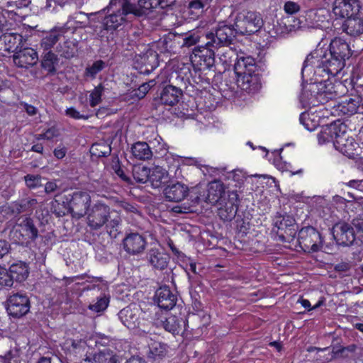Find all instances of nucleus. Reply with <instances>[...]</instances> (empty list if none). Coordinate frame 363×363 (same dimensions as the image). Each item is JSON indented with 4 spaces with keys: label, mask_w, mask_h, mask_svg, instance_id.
I'll use <instances>...</instances> for the list:
<instances>
[{
    "label": "nucleus",
    "mask_w": 363,
    "mask_h": 363,
    "mask_svg": "<svg viewBox=\"0 0 363 363\" xmlns=\"http://www.w3.org/2000/svg\"><path fill=\"white\" fill-rule=\"evenodd\" d=\"M87 224L91 230H99L104 225L111 238H116L121 231V218L116 213L111 212L110 207L98 202L88 211Z\"/></svg>",
    "instance_id": "obj_1"
},
{
    "label": "nucleus",
    "mask_w": 363,
    "mask_h": 363,
    "mask_svg": "<svg viewBox=\"0 0 363 363\" xmlns=\"http://www.w3.org/2000/svg\"><path fill=\"white\" fill-rule=\"evenodd\" d=\"M126 0H111L109 4L104 9L107 15L103 18L101 32L112 35L114 32L121 30L128 21L130 15L134 16V12Z\"/></svg>",
    "instance_id": "obj_2"
},
{
    "label": "nucleus",
    "mask_w": 363,
    "mask_h": 363,
    "mask_svg": "<svg viewBox=\"0 0 363 363\" xmlns=\"http://www.w3.org/2000/svg\"><path fill=\"white\" fill-rule=\"evenodd\" d=\"M318 50L310 53L306 58L302 67V72L308 66L311 65L319 70L326 72L333 77L339 74L345 67L346 62L337 56H334L330 51L323 54H319Z\"/></svg>",
    "instance_id": "obj_3"
},
{
    "label": "nucleus",
    "mask_w": 363,
    "mask_h": 363,
    "mask_svg": "<svg viewBox=\"0 0 363 363\" xmlns=\"http://www.w3.org/2000/svg\"><path fill=\"white\" fill-rule=\"evenodd\" d=\"M164 200L169 202L178 203L183 201L188 196L193 205L196 206L201 202V194L197 187L189 189L187 185L180 182H169L162 191Z\"/></svg>",
    "instance_id": "obj_4"
},
{
    "label": "nucleus",
    "mask_w": 363,
    "mask_h": 363,
    "mask_svg": "<svg viewBox=\"0 0 363 363\" xmlns=\"http://www.w3.org/2000/svg\"><path fill=\"white\" fill-rule=\"evenodd\" d=\"M122 323L130 330L138 329L147 334L151 330L152 323L144 317V314L138 307L127 306L118 313Z\"/></svg>",
    "instance_id": "obj_5"
},
{
    "label": "nucleus",
    "mask_w": 363,
    "mask_h": 363,
    "mask_svg": "<svg viewBox=\"0 0 363 363\" xmlns=\"http://www.w3.org/2000/svg\"><path fill=\"white\" fill-rule=\"evenodd\" d=\"M235 26L240 35H250L259 32L264 26L262 15L256 11H242L235 18Z\"/></svg>",
    "instance_id": "obj_6"
},
{
    "label": "nucleus",
    "mask_w": 363,
    "mask_h": 363,
    "mask_svg": "<svg viewBox=\"0 0 363 363\" xmlns=\"http://www.w3.org/2000/svg\"><path fill=\"white\" fill-rule=\"evenodd\" d=\"M272 231L276 233L281 242H291L296 235L297 225L292 216L277 212L273 218Z\"/></svg>",
    "instance_id": "obj_7"
},
{
    "label": "nucleus",
    "mask_w": 363,
    "mask_h": 363,
    "mask_svg": "<svg viewBox=\"0 0 363 363\" xmlns=\"http://www.w3.org/2000/svg\"><path fill=\"white\" fill-rule=\"evenodd\" d=\"M237 27L220 22L218 25L215 33L206 34V38L210 40L206 45H213L215 48L219 47H228L235 40L236 36L240 35Z\"/></svg>",
    "instance_id": "obj_8"
},
{
    "label": "nucleus",
    "mask_w": 363,
    "mask_h": 363,
    "mask_svg": "<svg viewBox=\"0 0 363 363\" xmlns=\"http://www.w3.org/2000/svg\"><path fill=\"white\" fill-rule=\"evenodd\" d=\"M297 240L301 250L306 253L322 250L324 242L321 233L311 225L303 227L298 231Z\"/></svg>",
    "instance_id": "obj_9"
},
{
    "label": "nucleus",
    "mask_w": 363,
    "mask_h": 363,
    "mask_svg": "<svg viewBox=\"0 0 363 363\" xmlns=\"http://www.w3.org/2000/svg\"><path fill=\"white\" fill-rule=\"evenodd\" d=\"M134 12V17H146L154 9H172L176 0H126Z\"/></svg>",
    "instance_id": "obj_10"
},
{
    "label": "nucleus",
    "mask_w": 363,
    "mask_h": 363,
    "mask_svg": "<svg viewBox=\"0 0 363 363\" xmlns=\"http://www.w3.org/2000/svg\"><path fill=\"white\" fill-rule=\"evenodd\" d=\"M67 212L76 218L85 216L90 206L91 196L86 191H74L69 195L67 199Z\"/></svg>",
    "instance_id": "obj_11"
},
{
    "label": "nucleus",
    "mask_w": 363,
    "mask_h": 363,
    "mask_svg": "<svg viewBox=\"0 0 363 363\" xmlns=\"http://www.w3.org/2000/svg\"><path fill=\"white\" fill-rule=\"evenodd\" d=\"M159 54L150 48L136 54L133 59L135 69L143 74L151 73L159 66Z\"/></svg>",
    "instance_id": "obj_12"
},
{
    "label": "nucleus",
    "mask_w": 363,
    "mask_h": 363,
    "mask_svg": "<svg viewBox=\"0 0 363 363\" xmlns=\"http://www.w3.org/2000/svg\"><path fill=\"white\" fill-rule=\"evenodd\" d=\"M6 311L10 316L20 318L26 315L30 308V299L26 294L16 293L11 295L6 301Z\"/></svg>",
    "instance_id": "obj_13"
},
{
    "label": "nucleus",
    "mask_w": 363,
    "mask_h": 363,
    "mask_svg": "<svg viewBox=\"0 0 363 363\" xmlns=\"http://www.w3.org/2000/svg\"><path fill=\"white\" fill-rule=\"evenodd\" d=\"M332 234L337 245L350 247L355 241V233L352 225L345 221L335 223Z\"/></svg>",
    "instance_id": "obj_14"
},
{
    "label": "nucleus",
    "mask_w": 363,
    "mask_h": 363,
    "mask_svg": "<svg viewBox=\"0 0 363 363\" xmlns=\"http://www.w3.org/2000/svg\"><path fill=\"white\" fill-rule=\"evenodd\" d=\"M218 215L224 221H230L235 217L239 205V195L236 191L228 193V198L217 204Z\"/></svg>",
    "instance_id": "obj_15"
},
{
    "label": "nucleus",
    "mask_w": 363,
    "mask_h": 363,
    "mask_svg": "<svg viewBox=\"0 0 363 363\" xmlns=\"http://www.w3.org/2000/svg\"><path fill=\"white\" fill-rule=\"evenodd\" d=\"M213 45H198L195 46L190 55L191 62H199L208 69H211L215 65V52L212 48Z\"/></svg>",
    "instance_id": "obj_16"
},
{
    "label": "nucleus",
    "mask_w": 363,
    "mask_h": 363,
    "mask_svg": "<svg viewBox=\"0 0 363 363\" xmlns=\"http://www.w3.org/2000/svg\"><path fill=\"white\" fill-rule=\"evenodd\" d=\"M334 4L333 13L340 18L348 19L360 13L359 0H335Z\"/></svg>",
    "instance_id": "obj_17"
},
{
    "label": "nucleus",
    "mask_w": 363,
    "mask_h": 363,
    "mask_svg": "<svg viewBox=\"0 0 363 363\" xmlns=\"http://www.w3.org/2000/svg\"><path fill=\"white\" fill-rule=\"evenodd\" d=\"M29 266L28 264L22 261L13 263L6 269L7 279L5 284L7 287H12L14 282L21 283L26 280L29 275Z\"/></svg>",
    "instance_id": "obj_18"
},
{
    "label": "nucleus",
    "mask_w": 363,
    "mask_h": 363,
    "mask_svg": "<svg viewBox=\"0 0 363 363\" xmlns=\"http://www.w3.org/2000/svg\"><path fill=\"white\" fill-rule=\"evenodd\" d=\"M154 300L160 308L169 311L176 306L177 294L174 293L169 286L164 285L156 290Z\"/></svg>",
    "instance_id": "obj_19"
},
{
    "label": "nucleus",
    "mask_w": 363,
    "mask_h": 363,
    "mask_svg": "<svg viewBox=\"0 0 363 363\" xmlns=\"http://www.w3.org/2000/svg\"><path fill=\"white\" fill-rule=\"evenodd\" d=\"M38 60V55L35 50L25 45L13 55L14 64L21 68L33 67L37 64Z\"/></svg>",
    "instance_id": "obj_20"
},
{
    "label": "nucleus",
    "mask_w": 363,
    "mask_h": 363,
    "mask_svg": "<svg viewBox=\"0 0 363 363\" xmlns=\"http://www.w3.org/2000/svg\"><path fill=\"white\" fill-rule=\"evenodd\" d=\"M26 41V40L21 34L5 33L0 36V50L16 54V52L24 46Z\"/></svg>",
    "instance_id": "obj_21"
},
{
    "label": "nucleus",
    "mask_w": 363,
    "mask_h": 363,
    "mask_svg": "<svg viewBox=\"0 0 363 363\" xmlns=\"http://www.w3.org/2000/svg\"><path fill=\"white\" fill-rule=\"evenodd\" d=\"M123 249L132 255H139L144 252L147 241L145 237L138 233L127 235L123 240Z\"/></svg>",
    "instance_id": "obj_22"
},
{
    "label": "nucleus",
    "mask_w": 363,
    "mask_h": 363,
    "mask_svg": "<svg viewBox=\"0 0 363 363\" xmlns=\"http://www.w3.org/2000/svg\"><path fill=\"white\" fill-rule=\"evenodd\" d=\"M146 259L153 269L162 271L168 267L170 256L164 250L152 247L147 252Z\"/></svg>",
    "instance_id": "obj_23"
},
{
    "label": "nucleus",
    "mask_w": 363,
    "mask_h": 363,
    "mask_svg": "<svg viewBox=\"0 0 363 363\" xmlns=\"http://www.w3.org/2000/svg\"><path fill=\"white\" fill-rule=\"evenodd\" d=\"M318 82L310 83L303 86L299 101L303 108L318 106L320 104L319 96Z\"/></svg>",
    "instance_id": "obj_24"
},
{
    "label": "nucleus",
    "mask_w": 363,
    "mask_h": 363,
    "mask_svg": "<svg viewBox=\"0 0 363 363\" xmlns=\"http://www.w3.org/2000/svg\"><path fill=\"white\" fill-rule=\"evenodd\" d=\"M207 191V196L205 198L201 197V201L204 200L206 203L217 205L228 198L225 186L220 181H213L209 183Z\"/></svg>",
    "instance_id": "obj_25"
},
{
    "label": "nucleus",
    "mask_w": 363,
    "mask_h": 363,
    "mask_svg": "<svg viewBox=\"0 0 363 363\" xmlns=\"http://www.w3.org/2000/svg\"><path fill=\"white\" fill-rule=\"evenodd\" d=\"M319 86V102L320 104H325L329 101L335 100L340 96L338 89L342 87L341 84H333L330 81L318 82Z\"/></svg>",
    "instance_id": "obj_26"
},
{
    "label": "nucleus",
    "mask_w": 363,
    "mask_h": 363,
    "mask_svg": "<svg viewBox=\"0 0 363 363\" xmlns=\"http://www.w3.org/2000/svg\"><path fill=\"white\" fill-rule=\"evenodd\" d=\"M334 147L349 158H354L357 155L356 150L358 143L352 137L348 135L347 130L338 138V140L334 141Z\"/></svg>",
    "instance_id": "obj_27"
},
{
    "label": "nucleus",
    "mask_w": 363,
    "mask_h": 363,
    "mask_svg": "<svg viewBox=\"0 0 363 363\" xmlns=\"http://www.w3.org/2000/svg\"><path fill=\"white\" fill-rule=\"evenodd\" d=\"M150 43L143 32L138 30L129 34L125 43V50L135 53L142 52L150 48Z\"/></svg>",
    "instance_id": "obj_28"
},
{
    "label": "nucleus",
    "mask_w": 363,
    "mask_h": 363,
    "mask_svg": "<svg viewBox=\"0 0 363 363\" xmlns=\"http://www.w3.org/2000/svg\"><path fill=\"white\" fill-rule=\"evenodd\" d=\"M362 101L360 96H355L335 104L333 108L339 116H350L357 113Z\"/></svg>",
    "instance_id": "obj_29"
},
{
    "label": "nucleus",
    "mask_w": 363,
    "mask_h": 363,
    "mask_svg": "<svg viewBox=\"0 0 363 363\" xmlns=\"http://www.w3.org/2000/svg\"><path fill=\"white\" fill-rule=\"evenodd\" d=\"M329 51L345 62L352 57L353 52L346 40L340 37H335L330 41Z\"/></svg>",
    "instance_id": "obj_30"
},
{
    "label": "nucleus",
    "mask_w": 363,
    "mask_h": 363,
    "mask_svg": "<svg viewBox=\"0 0 363 363\" xmlns=\"http://www.w3.org/2000/svg\"><path fill=\"white\" fill-rule=\"evenodd\" d=\"M342 32L351 37H359L363 34V14H359L345 19L342 23Z\"/></svg>",
    "instance_id": "obj_31"
},
{
    "label": "nucleus",
    "mask_w": 363,
    "mask_h": 363,
    "mask_svg": "<svg viewBox=\"0 0 363 363\" xmlns=\"http://www.w3.org/2000/svg\"><path fill=\"white\" fill-rule=\"evenodd\" d=\"M183 95L182 90L175 86L167 84L162 87L160 99L162 104L173 106L177 104Z\"/></svg>",
    "instance_id": "obj_32"
},
{
    "label": "nucleus",
    "mask_w": 363,
    "mask_h": 363,
    "mask_svg": "<svg viewBox=\"0 0 363 363\" xmlns=\"http://www.w3.org/2000/svg\"><path fill=\"white\" fill-rule=\"evenodd\" d=\"M186 321L185 315H170L161 322L162 326L166 331L172 334H179L186 330Z\"/></svg>",
    "instance_id": "obj_33"
},
{
    "label": "nucleus",
    "mask_w": 363,
    "mask_h": 363,
    "mask_svg": "<svg viewBox=\"0 0 363 363\" xmlns=\"http://www.w3.org/2000/svg\"><path fill=\"white\" fill-rule=\"evenodd\" d=\"M256 70L255 59L251 56L236 57L234 63V71L238 77L247 74H253Z\"/></svg>",
    "instance_id": "obj_34"
},
{
    "label": "nucleus",
    "mask_w": 363,
    "mask_h": 363,
    "mask_svg": "<svg viewBox=\"0 0 363 363\" xmlns=\"http://www.w3.org/2000/svg\"><path fill=\"white\" fill-rule=\"evenodd\" d=\"M157 45L161 52L174 53L177 48H181V34L169 33L158 41Z\"/></svg>",
    "instance_id": "obj_35"
},
{
    "label": "nucleus",
    "mask_w": 363,
    "mask_h": 363,
    "mask_svg": "<svg viewBox=\"0 0 363 363\" xmlns=\"http://www.w3.org/2000/svg\"><path fill=\"white\" fill-rule=\"evenodd\" d=\"M169 346L167 344L153 341L148 344V351L147 352V357L152 362H160L168 354Z\"/></svg>",
    "instance_id": "obj_36"
},
{
    "label": "nucleus",
    "mask_w": 363,
    "mask_h": 363,
    "mask_svg": "<svg viewBox=\"0 0 363 363\" xmlns=\"http://www.w3.org/2000/svg\"><path fill=\"white\" fill-rule=\"evenodd\" d=\"M59 60L57 55L50 50L43 53L40 62L41 68L47 72L46 76H54L57 74Z\"/></svg>",
    "instance_id": "obj_37"
},
{
    "label": "nucleus",
    "mask_w": 363,
    "mask_h": 363,
    "mask_svg": "<svg viewBox=\"0 0 363 363\" xmlns=\"http://www.w3.org/2000/svg\"><path fill=\"white\" fill-rule=\"evenodd\" d=\"M151 185L154 188L164 187L169 183L170 179L168 172L160 167H156L150 169V179Z\"/></svg>",
    "instance_id": "obj_38"
},
{
    "label": "nucleus",
    "mask_w": 363,
    "mask_h": 363,
    "mask_svg": "<svg viewBox=\"0 0 363 363\" xmlns=\"http://www.w3.org/2000/svg\"><path fill=\"white\" fill-rule=\"evenodd\" d=\"M239 77H241L240 79H238L239 82L241 81L240 88L249 94L255 93L261 88L259 78L255 73L242 75Z\"/></svg>",
    "instance_id": "obj_39"
},
{
    "label": "nucleus",
    "mask_w": 363,
    "mask_h": 363,
    "mask_svg": "<svg viewBox=\"0 0 363 363\" xmlns=\"http://www.w3.org/2000/svg\"><path fill=\"white\" fill-rule=\"evenodd\" d=\"M38 201L35 199H23L13 202L10 206L13 215H19L21 213L32 211L36 207Z\"/></svg>",
    "instance_id": "obj_40"
},
{
    "label": "nucleus",
    "mask_w": 363,
    "mask_h": 363,
    "mask_svg": "<svg viewBox=\"0 0 363 363\" xmlns=\"http://www.w3.org/2000/svg\"><path fill=\"white\" fill-rule=\"evenodd\" d=\"M65 27H55L50 33L41 40V46L45 50H48L54 46V45L59 40V38L63 35L66 31Z\"/></svg>",
    "instance_id": "obj_41"
},
{
    "label": "nucleus",
    "mask_w": 363,
    "mask_h": 363,
    "mask_svg": "<svg viewBox=\"0 0 363 363\" xmlns=\"http://www.w3.org/2000/svg\"><path fill=\"white\" fill-rule=\"evenodd\" d=\"M16 225L23 230L28 240L33 242L38 238L39 230L32 218L26 217L21 223Z\"/></svg>",
    "instance_id": "obj_42"
},
{
    "label": "nucleus",
    "mask_w": 363,
    "mask_h": 363,
    "mask_svg": "<svg viewBox=\"0 0 363 363\" xmlns=\"http://www.w3.org/2000/svg\"><path fill=\"white\" fill-rule=\"evenodd\" d=\"M289 28V25L286 23L285 18L281 21H277L276 24L274 23L272 28L270 25L264 26V30H266L271 37L273 38H281L285 36L286 34L290 33Z\"/></svg>",
    "instance_id": "obj_43"
},
{
    "label": "nucleus",
    "mask_w": 363,
    "mask_h": 363,
    "mask_svg": "<svg viewBox=\"0 0 363 363\" xmlns=\"http://www.w3.org/2000/svg\"><path fill=\"white\" fill-rule=\"evenodd\" d=\"M324 127L333 143L335 140H338V138L342 135L347 130V125L340 121H335Z\"/></svg>",
    "instance_id": "obj_44"
},
{
    "label": "nucleus",
    "mask_w": 363,
    "mask_h": 363,
    "mask_svg": "<svg viewBox=\"0 0 363 363\" xmlns=\"http://www.w3.org/2000/svg\"><path fill=\"white\" fill-rule=\"evenodd\" d=\"M131 150L133 156L139 160H149L152 156V152L148 144L145 142H138L135 143Z\"/></svg>",
    "instance_id": "obj_45"
},
{
    "label": "nucleus",
    "mask_w": 363,
    "mask_h": 363,
    "mask_svg": "<svg viewBox=\"0 0 363 363\" xmlns=\"http://www.w3.org/2000/svg\"><path fill=\"white\" fill-rule=\"evenodd\" d=\"M208 0H192L187 6V11L191 16V18H197L204 11L205 7L208 4Z\"/></svg>",
    "instance_id": "obj_46"
},
{
    "label": "nucleus",
    "mask_w": 363,
    "mask_h": 363,
    "mask_svg": "<svg viewBox=\"0 0 363 363\" xmlns=\"http://www.w3.org/2000/svg\"><path fill=\"white\" fill-rule=\"evenodd\" d=\"M150 169L142 165H135L133 167L132 174L136 183L145 184L150 179Z\"/></svg>",
    "instance_id": "obj_47"
},
{
    "label": "nucleus",
    "mask_w": 363,
    "mask_h": 363,
    "mask_svg": "<svg viewBox=\"0 0 363 363\" xmlns=\"http://www.w3.org/2000/svg\"><path fill=\"white\" fill-rule=\"evenodd\" d=\"M357 349V346L354 344L350 345L347 347L341 345H335L333 347L332 352L334 358H343L347 359L353 357V354Z\"/></svg>",
    "instance_id": "obj_48"
},
{
    "label": "nucleus",
    "mask_w": 363,
    "mask_h": 363,
    "mask_svg": "<svg viewBox=\"0 0 363 363\" xmlns=\"http://www.w3.org/2000/svg\"><path fill=\"white\" fill-rule=\"evenodd\" d=\"M106 67V62L101 60L95 61L91 65L86 67L84 76L94 79L96 74L102 71Z\"/></svg>",
    "instance_id": "obj_49"
},
{
    "label": "nucleus",
    "mask_w": 363,
    "mask_h": 363,
    "mask_svg": "<svg viewBox=\"0 0 363 363\" xmlns=\"http://www.w3.org/2000/svg\"><path fill=\"white\" fill-rule=\"evenodd\" d=\"M109 299L106 295L101 296L100 298H96L92 300V303H90L89 308L93 311L99 313L104 311L108 306Z\"/></svg>",
    "instance_id": "obj_50"
},
{
    "label": "nucleus",
    "mask_w": 363,
    "mask_h": 363,
    "mask_svg": "<svg viewBox=\"0 0 363 363\" xmlns=\"http://www.w3.org/2000/svg\"><path fill=\"white\" fill-rule=\"evenodd\" d=\"M92 154L98 157H106L111 155V146L106 143H95L93 145Z\"/></svg>",
    "instance_id": "obj_51"
},
{
    "label": "nucleus",
    "mask_w": 363,
    "mask_h": 363,
    "mask_svg": "<svg viewBox=\"0 0 363 363\" xmlns=\"http://www.w3.org/2000/svg\"><path fill=\"white\" fill-rule=\"evenodd\" d=\"M45 179L40 174H27L24 177V181L28 189H35L43 186L42 181Z\"/></svg>",
    "instance_id": "obj_52"
},
{
    "label": "nucleus",
    "mask_w": 363,
    "mask_h": 363,
    "mask_svg": "<svg viewBox=\"0 0 363 363\" xmlns=\"http://www.w3.org/2000/svg\"><path fill=\"white\" fill-rule=\"evenodd\" d=\"M201 36L197 33H191L186 35H181V48H190L200 42Z\"/></svg>",
    "instance_id": "obj_53"
},
{
    "label": "nucleus",
    "mask_w": 363,
    "mask_h": 363,
    "mask_svg": "<svg viewBox=\"0 0 363 363\" xmlns=\"http://www.w3.org/2000/svg\"><path fill=\"white\" fill-rule=\"evenodd\" d=\"M78 42L66 41L62 48V55L67 58L70 59L73 57L77 52Z\"/></svg>",
    "instance_id": "obj_54"
},
{
    "label": "nucleus",
    "mask_w": 363,
    "mask_h": 363,
    "mask_svg": "<svg viewBox=\"0 0 363 363\" xmlns=\"http://www.w3.org/2000/svg\"><path fill=\"white\" fill-rule=\"evenodd\" d=\"M299 121L309 131L314 130L317 126V122L310 118V114L307 111H304L300 115Z\"/></svg>",
    "instance_id": "obj_55"
},
{
    "label": "nucleus",
    "mask_w": 363,
    "mask_h": 363,
    "mask_svg": "<svg viewBox=\"0 0 363 363\" xmlns=\"http://www.w3.org/2000/svg\"><path fill=\"white\" fill-rule=\"evenodd\" d=\"M104 88L101 84L96 86L90 94V106L95 107L101 101V96Z\"/></svg>",
    "instance_id": "obj_56"
},
{
    "label": "nucleus",
    "mask_w": 363,
    "mask_h": 363,
    "mask_svg": "<svg viewBox=\"0 0 363 363\" xmlns=\"http://www.w3.org/2000/svg\"><path fill=\"white\" fill-rule=\"evenodd\" d=\"M236 57H238V54L235 50L230 48L228 50L223 52L220 55V60L226 66H230L233 62H235Z\"/></svg>",
    "instance_id": "obj_57"
},
{
    "label": "nucleus",
    "mask_w": 363,
    "mask_h": 363,
    "mask_svg": "<svg viewBox=\"0 0 363 363\" xmlns=\"http://www.w3.org/2000/svg\"><path fill=\"white\" fill-rule=\"evenodd\" d=\"M85 291L89 292L87 296L89 298H93V299H96V298H100L101 296L105 295L103 293L101 288L100 287L99 285H95V284L89 285L86 287H84L83 289V291Z\"/></svg>",
    "instance_id": "obj_58"
},
{
    "label": "nucleus",
    "mask_w": 363,
    "mask_h": 363,
    "mask_svg": "<svg viewBox=\"0 0 363 363\" xmlns=\"http://www.w3.org/2000/svg\"><path fill=\"white\" fill-rule=\"evenodd\" d=\"M9 236L18 244L23 245L28 241L26 235H23L21 230L15 228V226L11 230Z\"/></svg>",
    "instance_id": "obj_59"
},
{
    "label": "nucleus",
    "mask_w": 363,
    "mask_h": 363,
    "mask_svg": "<svg viewBox=\"0 0 363 363\" xmlns=\"http://www.w3.org/2000/svg\"><path fill=\"white\" fill-rule=\"evenodd\" d=\"M236 228L239 233L242 235H246L250 230V222L243 219L238 218L236 220Z\"/></svg>",
    "instance_id": "obj_60"
},
{
    "label": "nucleus",
    "mask_w": 363,
    "mask_h": 363,
    "mask_svg": "<svg viewBox=\"0 0 363 363\" xmlns=\"http://www.w3.org/2000/svg\"><path fill=\"white\" fill-rule=\"evenodd\" d=\"M113 169L115 173L121 179L122 181H123L124 182L129 185L134 184V182L133 181V179L125 174L123 169L121 168L119 163L113 165Z\"/></svg>",
    "instance_id": "obj_61"
},
{
    "label": "nucleus",
    "mask_w": 363,
    "mask_h": 363,
    "mask_svg": "<svg viewBox=\"0 0 363 363\" xmlns=\"http://www.w3.org/2000/svg\"><path fill=\"white\" fill-rule=\"evenodd\" d=\"M98 363H118L116 355L100 352L98 354Z\"/></svg>",
    "instance_id": "obj_62"
},
{
    "label": "nucleus",
    "mask_w": 363,
    "mask_h": 363,
    "mask_svg": "<svg viewBox=\"0 0 363 363\" xmlns=\"http://www.w3.org/2000/svg\"><path fill=\"white\" fill-rule=\"evenodd\" d=\"M50 211L59 218L66 215L64 207L57 200L50 202Z\"/></svg>",
    "instance_id": "obj_63"
},
{
    "label": "nucleus",
    "mask_w": 363,
    "mask_h": 363,
    "mask_svg": "<svg viewBox=\"0 0 363 363\" xmlns=\"http://www.w3.org/2000/svg\"><path fill=\"white\" fill-rule=\"evenodd\" d=\"M352 266L353 264L351 261H341L334 266V270L339 273H347L352 269Z\"/></svg>",
    "instance_id": "obj_64"
}]
</instances>
